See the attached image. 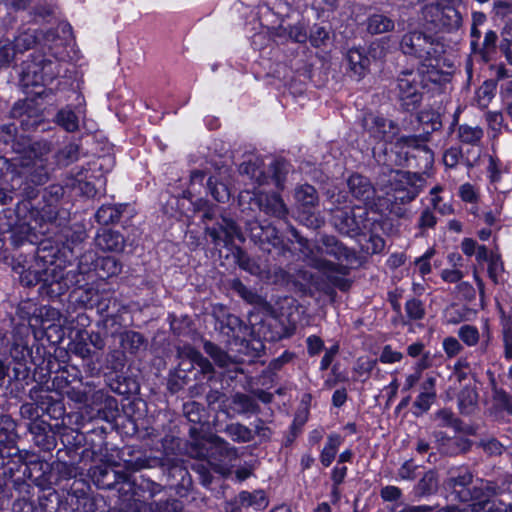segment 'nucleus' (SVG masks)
<instances>
[{"instance_id": "obj_11", "label": "nucleus", "mask_w": 512, "mask_h": 512, "mask_svg": "<svg viewBox=\"0 0 512 512\" xmlns=\"http://www.w3.org/2000/svg\"><path fill=\"white\" fill-rule=\"evenodd\" d=\"M183 451L191 458L205 460L213 471L221 476H228L231 473L228 464L237 456L236 448L212 431L195 441L183 439Z\"/></svg>"}, {"instance_id": "obj_40", "label": "nucleus", "mask_w": 512, "mask_h": 512, "mask_svg": "<svg viewBox=\"0 0 512 512\" xmlns=\"http://www.w3.org/2000/svg\"><path fill=\"white\" fill-rule=\"evenodd\" d=\"M46 371H41L38 369L36 372L32 369L31 374L34 375L33 382L25 385L24 389L18 390L16 387V383L14 380V376L12 377L14 390L17 393L26 394V387L32 385V387L28 390V396L33 402H25L20 406V414L23 418L29 419L30 422H34L35 420H42L41 410H40V400L35 395H38L39 381H36V374L40 375V378L50 377L52 373L45 374Z\"/></svg>"}, {"instance_id": "obj_47", "label": "nucleus", "mask_w": 512, "mask_h": 512, "mask_svg": "<svg viewBox=\"0 0 512 512\" xmlns=\"http://www.w3.org/2000/svg\"><path fill=\"white\" fill-rule=\"evenodd\" d=\"M347 186L351 195L364 204L374 199L375 188L371 180L359 173H352L347 179Z\"/></svg>"}, {"instance_id": "obj_9", "label": "nucleus", "mask_w": 512, "mask_h": 512, "mask_svg": "<svg viewBox=\"0 0 512 512\" xmlns=\"http://www.w3.org/2000/svg\"><path fill=\"white\" fill-rule=\"evenodd\" d=\"M13 456L11 460H8V465L2 472L5 474L6 486L9 483L16 486L25 479L31 481L38 488L51 484L53 464L39 452L22 449L13 452Z\"/></svg>"}, {"instance_id": "obj_62", "label": "nucleus", "mask_w": 512, "mask_h": 512, "mask_svg": "<svg viewBox=\"0 0 512 512\" xmlns=\"http://www.w3.org/2000/svg\"><path fill=\"white\" fill-rule=\"evenodd\" d=\"M80 145L69 141L60 147L54 154L55 163L58 167H67L79 159Z\"/></svg>"}, {"instance_id": "obj_37", "label": "nucleus", "mask_w": 512, "mask_h": 512, "mask_svg": "<svg viewBox=\"0 0 512 512\" xmlns=\"http://www.w3.org/2000/svg\"><path fill=\"white\" fill-rule=\"evenodd\" d=\"M135 215L136 210L130 203L102 204L95 213V219L103 226L119 222L128 225Z\"/></svg>"}, {"instance_id": "obj_32", "label": "nucleus", "mask_w": 512, "mask_h": 512, "mask_svg": "<svg viewBox=\"0 0 512 512\" xmlns=\"http://www.w3.org/2000/svg\"><path fill=\"white\" fill-rule=\"evenodd\" d=\"M83 431L65 428L60 434L62 447L56 452V458H66L72 461H81L84 452L87 451L86 440Z\"/></svg>"}, {"instance_id": "obj_15", "label": "nucleus", "mask_w": 512, "mask_h": 512, "mask_svg": "<svg viewBox=\"0 0 512 512\" xmlns=\"http://www.w3.org/2000/svg\"><path fill=\"white\" fill-rule=\"evenodd\" d=\"M383 184L391 189L395 203L408 204L420 194L425 180L418 173L393 169L388 165L380 168Z\"/></svg>"}, {"instance_id": "obj_60", "label": "nucleus", "mask_w": 512, "mask_h": 512, "mask_svg": "<svg viewBox=\"0 0 512 512\" xmlns=\"http://www.w3.org/2000/svg\"><path fill=\"white\" fill-rule=\"evenodd\" d=\"M236 263L243 271L251 275L261 277L265 272V267L259 261L251 257L244 249L238 247L235 253Z\"/></svg>"}, {"instance_id": "obj_27", "label": "nucleus", "mask_w": 512, "mask_h": 512, "mask_svg": "<svg viewBox=\"0 0 512 512\" xmlns=\"http://www.w3.org/2000/svg\"><path fill=\"white\" fill-rule=\"evenodd\" d=\"M388 223L382 216L366 219V225L362 226V233L358 238L361 251L367 255H375L383 252L386 242L383 235Z\"/></svg>"}, {"instance_id": "obj_64", "label": "nucleus", "mask_w": 512, "mask_h": 512, "mask_svg": "<svg viewBox=\"0 0 512 512\" xmlns=\"http://www.w3.org/2000/svg\"><path fill=\"white\" fill-rule=\"evenodd\" d=\"M206 190L211 197L219 202L225 203L230 199V191L228 186L220 181L216 176L209 175L206 180Z\"/></svg>"}, {"instance_id": "obj_43", "label": "nucleus", "mask_w": 512, "mask_h": 512, "mask_svg": "<svg viewBox=\"0 0 512 512\" xmlns=\"http://www.w3.org/2000/svg\"><path fill=\"white\" fill-rule=\"evenodd\" d=\"M18 422L9 414L0 415V447L6 450V457L11 460L13 452L21 450L18 447L20 435L18 433Z\"/></svg>"}, {"instance_id": "obj_55", "label": "nucleus", "mask_w": 512, "mask_h": 512, "mask_svg": "<svg viewBox=\"0 0 512 512\" xmlns=\"http://www.w3.org/2000/svg\"><path fill=\"white\" fill-rule=\"evenodd\" d=\"M435 418L438 421L439 427L452 428L456 433H465L467 435H474L473 427H464V422L461 418L457 417L455 413L449 408L439 409L435 413Z\"/></svg>"}, {"instance_id": "obj_49", "label": "nucleus", "mask_w": 512, "mask_h": 512, "mask_svg": "<svg viewBox=\"0 0 512 512\" xmlns=\"http://www.w3.org/2000/svg\"><path fill=\"white\" fill-rule=\"evenodd\" d=\"M34 397L40 400L41 415L48 416L50 419L59 420L65 415L66 409L61 398L53 397L48 390H44L39 382L38 395Z\"/></svg>"}, {"instance_id": "obj_56", "label": "nucleus", "mask_w": 512, "mask_h": 512, "mask_svg": "<svg viewBox=\"0 0 512 512\" xmlns=\"http://www.w3.org/2000/svg\"><path fill=\"white\" fill-rule=\"evenodd\" d=\"M344 437L337 432H331L326 437V442L319 453V461L324 468H328L336 459Z\"/></svg>"}, {"instance_id": "obj_22", "label": "nucleus", "mask_w": 512, "mask_h": 512, "mask_svg": "<svg viewBox=\"0 0 512 512\" xmlns=\"http://www.w3.org/2000/svg\"><path fill=\"white\" fill-rule=\"evenodd\" d=\"M52 96H29L24 100H18L14 103L10 110V116L14 119H18L21 128L26 130H35L43 120V103H39V100H46L47 104H50Z\"/></svg>"}, {"instance_id": "obj_21", "label": "nucleus", "mask_w": 512, "mask_h": 512, "mask_svg": "<svg viewBox=\"0 0 512 512\" xmlns=\"http://www.w3.org/2000/svg\"><path fill=\"white\" fill-rule=\"evenodd\" d=\"M41 141H34L30 136L18 133L17 126L14 123L3 124L0 126V147L5 153L12 152L20 157L24 155V158L36 156V153H40L39 143Z\"/></svg>"}, {"instance_id": "obj_31", "label": "nucleus", "mask_w": 512, "mask_h": 512, "mask_svg": "<svg viewBox=\"0 0 512 512\" xmlns=\"http://www.w3.org/2000/svg\"><path fill=\"white\" fill-rule=\"evenodd\" d=\"M182 367L189 368V374L195 384L212 385L216 379V370L210 360L202 355L201 352L193 350L189 359L182 360Z\"/></svg>"}, {"instance_id": "obj_38", "label": "nucleus", "mask_w": 512, "mask_h": 512, "mask_svg": "<svg viewBox=\"0 0 512 512\" xmlns=\"http://www.w3.org/2000/svg\"><path fill=\"white\" fill-rule=\"evenodd\" d=\"M27 430L31 435V441L40 451L50 453L57 446V432L52 425L45 420L29 422Z\"/></svg>"}, {"instance_id": "obj_6", "label": "nucleus", "mask_w": 512, "mask_h": 512, "mask_svg": "<svg viewBox=\"0 0 512 512\" xmlns=\"http://www.w3.org/2000/svg\"><path fill=\"white\" fill-rule=\"evenodd\" d=\"M450 74L431 63L419 64L416 69L402 70L396 78L393 90L399 108L403 112L414 113L421 107L424 94L441 92Z\"/></svg>"}, {"instance_id": "obj_58", "label": "nucleus", "mask_w": 512, "mask_h": 512, "mask_svg": "<svg viewBox=\"0 0 512 512\" xmlns=\"http://www.w3.org/2000/svg\"><path fill=\"white\" fill-rule=\"evenodd\" d=\"M367 33L378 35L391 32L395 28L394 20L384 13L369 14L364 22Z\"/></svg>"}, {"instance_id": "obj_36", "label": "nucleus", "mask_w": 512, "mask_h": 512, "mask_svg": "<svg viewBox=\"0 0 512 512\" xmlns=\"http://www.w3.org/2000/svg\"><path fill=\"white\" fill-rule=\"evenodd\" d=\"M93 301L96 311L100 316L98 326H103L106 333H108V327L114 328V326L121 324L122 305L117 298L108 294H102L96 295V298Z\"/></svg>"}, {"instance_id": "obj_4", "label": "nucleus", "mask_w": 512, "mask_h": 512, "mask_svg": "<svg viewBox=\"0 0 512 512\" xmlns=\"http://www.w3.org/2000/svg\"><path fill=\"white\" fill-rule=\"evenodd\" d=\"M40 153H36L29 159L14 157L8 160L0 157V204L5 205L14 197L22 199L37 198L39 187L49 180V169L46 166L49 146L46 142H40Z\"/></svg>"}, {"instance_id": "obj_42", "label": "nucleus", "mask_w": 512, "mask_h": 512, "mask_svg": "<svg viewBox=\"0 0 512 512\" xmlns=\"http://www.w3.org/2000/svg\"><path fill=\"white\" fill-rule=\"evenodd\" d=\"M403 491L395 485H386L380 489V498L383 502L394 503L387 507V512H434L435 506L431 505H410L398 503L402 498Z\"/></svg>"}, {"instance_id": "obj_35", "label": "nucleus", "mask_w": 512, "mask_h": 512, "mask_svg": "<svg viewBox=\"0 0 512 512\" xmlns=\"http://www.w3.org/2000/svg\"><path fill=\"white\" fill-rule=\"evenodd\" d=\"M500 41L496 31L488 30L481 44L477 41L470 42L471 56L478 64L496 62L500 55H503L499 49Z\"/></svg>"}, {"instance_id": "obj_25", "label": "nucleus", "mask_w": 512, "mask_h": 512, "mask_svg": "<svg viewBox=\"0 0 512 512\" xmlns=\"http://www.w3.org/2000/svg\"><path fill=\"white\" fill-rule=\"evenodd\" d=\"M183 413L187 420L189 441H195L201 436L208 435L212 431V424L218 421L215 419V415L211 419V415L204 405L196 401L185 403Z\"/></svg>"}, {"instance_id": "obj_20", "label": "nucleus", "mask_w": 512, "mask_h": 512, "mask_svg": "<svg viewBox=\"0 0 512 512\" xmlns=\"http://www.w3.org/2000/svg\"><path fill=\"white\" fill-rule=\"evenodd\" d=\"M215 410V419H233L239 415L255 414L259 411V405L254 397L237 392L234 395L227 396L221 393L217 399Z\"/></svg>"}, {"instance_id": "obj_57", "label": "nucleus", "mask_w": 512, "mask_h": 512, "mask_svg": "<svg viewBox=\"0 0 512 512\" xmlns=\"http://www.w3.org/2000/svg\"><path fill=\"white\" fill-rule=\"evenodd\" d=\"M294 198L303 212L310 213L319 205V195L316 188L308 183L299 185L295 189Z\"/></svg>"}, {"instance_id": "obj_26", "label": "nucleus", "mask_w": 512, "mask_h": 512, "mask_svg": "<svg viewBox=\"0 0 512 512\" xmlns=\"http://www.w3.org/2000/svg\"><path fill=\"white\" fill-rule=\"evenodd\" d=\"M473 473L467 467H458L449 470L442 483L444 496L451 502L463 503L470 496V487L473 484Z\"/></svg>"}, {"instance_id": "obj_53", "label": "nucleus", "mask_w": 512, "mask_h": 512, "mask_svg": "<svg viewBox=\"0 0 512 512\" xmlns=\"http://www.w3.org/2000/svg\"><path fill=\"white\" fill-rule=\"evenodd\" d=\"M231 506L243 510V508L252 507L255 510H263L268 504L269 500L263 490L241 491L233 500L229 501Z\"/></svg>"}, {"instance_id": "obj_30", "label": "nucleus", "mask_w": 512, "mask_h": 512, "mask_svg": "<svg viewBox=\"0 0 512 512\" xmlns=\"http://www.w3.org/2000/svg\"><path fill=\"white\" fill-rule=\"evenodd\" d=\"M250 209L257 207L270 217L285 220L288 216V208L282 196L277 192H257L249 196Z\"/></svg>"}, {"instance_id": "obj_51", "label": "nucleus", "mask_w": 512, "mask_h": 512, "mask_svg": "<svg viewBox=\"0 0 512 512\" xmlns=\"http://www.w3.org/2000/svg\"><path fill=\"white\" fill-rule=\"evenodd\" d=\"M38 506L40 512L64 511V492L57 491L52 484L39 487Z\"/></svg>"}, {"instance_id": "obj_59", "label": "nucleus", "mask_w": 512, "mask_h": 512, "mask_svg": "<svg viewBox=\"0 0 512 512\" xmlns=\"http://www.w3.org/2000/svg\"><path fill=\"white\" fill-rule=\"evenodd\" d=\"M87 329H76L70 333V341L68 343V349L75 354L83 358H91V349L89 346Z\"/></svg>"}, {"instance_id": "obj_41", "label": "nucleus", "mask_w": 512, "mask_h": 512, "mask_svg": "<svg viewBox=\"0 0 512 512\" xmlns=\"http://www.w3.org/2000/svg\"><path fill=\"white\" fill-rule=\"evenodd\" d=\"M469 490L470 497H466L463 503H470L471 512H486L490 506L496 507L494 502H492L496 491L488 482L483 480L476 481V483L473 482Z\"/></svg>"}, {"instance_id": "obj_50", "label": "nucleus", "mask_w": 512, "mask_h": 512, "mask_svg": "<svg viewBox=\"0 0 512 512\" xmlns=\"http://www.w3.org/2000/svg\"><path fill=\"white\" fill-rule=\"evenodd\" d=\"M95 244L102 251L121 253L125 248L126 238L117 230L101 228L96 234Z\"/></svg>"}, {"instance_id": "obj_63", "label": "nucleus", "mask_w": 512, "mask_h": 512, "mask_svg": "<svg viewBox=\"0 0 512 512\" xmlns=\"http://www.w3.org/2000/svg\"><path fill=\"white\" fill-rule=\"evenodd\" d=\"M290 163L284 157L274 159L270 166L269 171L271 178L276 188L283 189L289 173Z\"/></svg>"}, {"instance_id": "obj_16", "label": "nucleus", "mask_w": 512, "mask_h": 512, "mask_svg": "<svg viewBox=\"0 0 512 512\" xmlns=\"http://www.w3.org/2000/svg\"><path fill=\"white\" fill-rule=\"evenodd\" d=\"M64 492V511L69 512H116L111 508L103 496L93 495L90 485L83 479H74Z\"/></svg>"}, {"instance_id": "obj_10", "label": "nucleus", "mask_w": 512, "mask_h": 512, "mask_svg": "<svg viewBox=\"0 0 512 512\" xmlns=\"http://www.w3.org/2000/svg\"><path fill=\"white\" fill-rule=\"evenodd\" d=\"M46 231H37L28 219L18 217L16 207L5 208L0 213V251L5 247L12 250L29 246L34 257L38 260V249L48 237H44Z\"/></svg>"}, {"instance_id": "obj_8", "label": "nucleus", "mask_w": 512, "mask_h": 512, "mask_svg": "<svg viewBox=\"0 0 512 512\" xmlns=\"http://www.w3.org/2000/svg\"><path fill=\"white\" fill-rule=\"evenodd\" d=\"M64 240L57 241L52 238L40 243L38 257L45 263L54 264L55 267L65 269L69 265L77 263L78 269H83L89 256L85 253V240L87 232L81 225L70 227L64 232Z\"/></svg>"}, {"instance_id": "obj_46", "label": "nucleus", "mask_w": 512, "mask_h": 512, "mask_svg": "<svg viewBox=\"0 0 512 512\" xmlns=\"http://www.w3.org/2000/svg\"><path fill=\"white\" fill-rule=\"evenodd\" d=\"M107 385L110 390L125 399L135 398L140 393V382L137 375L124 371L114 377H109Z\"/></svg>"}, {"instance_id": "obj_2", "label": "nucleus", "mask_w": 512, "mask_h": 512, "mask_svg": "<svg viewBox=\"0 0 512 512\" xmlns=\"http://www.w3.org/2000/svg\"><path fill=\"white\" fill-rule=\"evenodd\" d=\"M139 437L161 445L160 456L153 455L151 449L139 445H125L120 452L124 472H138L144 469H158L161 480L179 497H187L193 490L192 476L179 458L182 453L183 438L178 421L167 413H159L151 420Z\"/></svg>"}, {"instance_id": "obj_29", "label": "nucleus", "mask_w": 512, "mask_h": 512, "mask_svg": "<svg viewBox=\"0 0 512 512\" xmlns=\"http://www.w3.org/2000/svg\"><path fill=\"white\" fill-rule=\"evenodd\" d=\"M362 127L375 144L392 143L399 131L398 125L393 120L374 112L364 115Z\"/></svg>"}, {"instance_id": "obj_54", "label": "nucleus", "mask_w": 512, "mask_h": 512, "mask_svg": "<svg viewBox=\"0 0 512 512\" xmlns=\"http://www.w3.org/2000/svg\"><path fill=\"white\" fill-rule=\"evenodd\" d=\"M348 70L352 72L358 79H362L369 71L370 58L367 51L362 47L350 48L345 56Z\"/></svg>"}, {"instance_id": "obj_18", "label": "nucleus", "mask_w": 512, "mask_h": 512, "mask_svg": "<svg viewBox=\"0 0 512 512\" xmlns=\"http://www.w3.org/2000/svg\"><path fill=\"white\" fill-rule=\"evenodd\" d=\"M16 213L22 219H28L32 225L44 231L43 227L46 224H55L60 226L62 218L59 217V207L56 203H49L47 200L41 198H28L20 199L16 204Z\"/></svg>"}, {"instance_id": "obj_7", "label": "nucleus", "mask_w": 512, "mask_h": 512, "mask_svg": "<svg viewBox=\"0 0 512 512\" xmlns=\"http://www.w3.org/2000/svg\"><path fill=\"white\" fill-rule=\"evenodd\" d=\"M161 478V474L159 473ZM165 482V480H161ZM165 483H159L144 473L139 476L127 474L126 480L122 482L121 496L116 501V512H177L180 509L179 501L166 499L165 501H153V498L160 494Z\"/></svg>"}, {"instance_id": "obj_3", "label": "nucleus", "mask_w": 512, "mask_h": 512, "mask_svg": "<svg viewBox=\"0 0 512 512\" xmlns=\"http://www.w3.org/2000/svg\"><path fill=\"white\" fill-rule=\"evenodd\" d=\"M215 330L225 337V342L238 354L249 357V361L261 357L265 342L275 343L291 337L294 325L276 315H266L255 324H246L239 316L220 306L213 311Z\"/></svg>"}, {"instance_id": "obj_48", "label": "nucleus", "mask_w": 512, "mask_h": 512, "mask_svg": "<svg viewBox=\"0 0 512 512\" xmlns=\"http://www.w3.org/2000/svg\"><path fill=\"white\" fill-rule=\"evenodd\" d=\"M439 489L438 472L435 469L426 471L413 486L410 495L412 501H421L435 495Z\"/></svg>"}, {"instance_id": "obj_5", "label": "nucleus", "mask_w": 512, "mask_h": 512, "mask_svg": "<svg viewBox=\"0 0 512 512\" xmlns=\"http://www.w3.org/2000/svg\"><path fill=\"white\" fill-rule=\"evenodd\" d=\"M417 121L423 126L424 135L400 136L391 148L390 159L396 166L413 169V173L422 176L434 163V153L426 142L442 128V121L441 115L433 110L418 112Z\"/></svg>"}, {"instance_id": "obj_44", "label": "nucleus", "mask_w": 512, "mask_h": 512, "mask_svg": "<svg viewBox=\"0 0 512 512\" xmlns=\"http://www.w3.org/2000/svg\"><path fill=\"white\" fill-rule=\"evenodd\" d=\"M209 235L215 243L223 242L229 245L235 239L243 241L241 230L237 223L230 217L221 216L212 227L208 228Z\"/></svg>"}, {"instance_id": "obj_34", "label": "nucleus", "mask_w": 512, "mask_h": 512, "mask_svg": "<svg viewBox=\"0 0 512 512\" xmlns=\"http://www.w3.org/2000/svg\"><path fill=\"white\" fill-rule=\"evenodd\" d=\"M370 218L369 213L364 210L361 214H356L355 209H341L333 215V223L341 234L356 238L362 233L366 219Z\"/></svg>"}, {"instance_id": "obj_1", "label": "nucleus", "mask_w": 512, "mask_h": 512, "mask_svg": "<svg viewBox=\"0 0 512 512\" xmlns=\"http://www.w3.org/2000/svg\"><path fill=\"white\" fill-rule=\"evenodd\" d=\"M58 312L47 305H39L31 299L22 300L16 308L18 322L11 330L0 328V354L8 355L14 364V380L18 390L33 382L31 374L38 369L49 373H61V378L69 385L68 370L56 362L51 349L56 351V344L61 335L54 340L51 331L63 333L60 326L54 324Z\"/></svg>"}, {"instance_id": "obj_45", "label": "nucleus", "mask_w": 512, "mask_h": 512, "mask_svg": "<svg viewBox=\"0 0 512 512\" xmlns=\"http://www.w3.org/2000/svg\"><path fill=\"white\" fill-rule=\"evenodd\" d=\"M115 331L114 337H117L119 341L118 349L123 350L126 356L127 354L136 356L146 349L147 339L142 333L126 329L121 324L115 328Z\"/></svg>"}, {"instance_id": "obj_39", "label": "nucleus", "mask_w": 512, "mask_h": 512, "mask_svg": "<svg viewBox=\"0 0 512 512\" xmlns=\"http://www.w3.org/2000/svg\"><path fill=\"white\" fill-rule=\"evenodd\" d=\"M80 461H72L66 458H57L53 464V468L51 469L52 474V485H56L62 491V487L71 484L74 479H82V469L79 466Z\"/></svg>"}, {"instance_id": "obj_17", "label": "nucleus", "mask_w": 512, "mask_h": 512, "mask_svg": "<svg viewBox=\"0 0 512 512\" xmlns=\"http://www.w3.org/2000/svg\"><path fill=\"white\" fill-rule=\"evenodd\" d=\"M246 231L250 240L263 252L272 255L273 259L290 252V240L284 236L271 222H261L258 219L246 222Z\"/></svg>"}, {"instance_id": "obj_19", "label": "nucleus", "mask_w": 512, "mask_h": 512, "mask_svg": "<svg viewBox=\"0 0 512 512\" xmlns=\"http://www.w3.org/2000/svg\"><path fill=\"white\" fill-rule=\"evenodd\" d=\"M424 18L430 25V28L434 29L436 33H452L459 30L462 26L460 12L449 2H438L426 6Z\"/></svg>"}, {"instance_id": "obj_14", "label": "nucleus", "mask_w": 512, "mask_h": 512, "mask_svg": "<svg viewBox=\"0 0 512 512\" xmlns=\"http://www.w3.org/2000/svg\"><path fill=\"white\" fill-rule=\"evenodd\" d=\"M317 251L320 255L333 258L319 260V267L324 271L348 275L350 268L358 263V257L354 249L347 247L336 236L323 235L317 242Z\"/></svg>"}, {"instance_id": "obj_61", "label": "nucleus", "mask_w": 512, "mask_h": 512, "mask_svg": "<svg viewBox=\"0 0 512 512\" xmlns=\"http://www.w3.org/2000/svg\"><path fill=\"white\" fill-rule=\"evenodd\" d=\"M189 368L182 367V361L178 367L169 374L167 380V389L171 394H177L184 389L186 385L192 382Z\"/></svg>"}, {"instance_id": "obj_52", "label": "nucleus", "mask_w": 512, "mask_h": 512, "mask_svg": "<svg viewBox=\"0 0 512 512\" xmlns=\"http://www.w3.org/2000/svg\"><path fill=\"white\" fill-rule=\"evenodd\" d=\"M108 430H111L108 426L97 425V422L87 431H83L87 451L92 454H103L108 450L107 434Z\"/></svg>"}, {"instance_id": "obj_12", "label": "nucleus", "mask_w": 512, "mask_h": 512, "mask_svg": "<svg viewBox=\"0 0 512 512\" xmlns=\"http://www.w3.org/2000/svg\"><path fill=\"white\" fill-rule=\"evenodd\" d=\"M59 72L57 61L47 58L43 52H32L22 62L20 84L23 92L36 97L54 96L53 90L47 88V85L57 78Z\"/></svg>"}, {"instance_id": "obj_23", "label": "nucleus", "mask_w": 512, "mask_h": 512, "mask_svg": "<svg viewBox=\"0 0 512 512\" xmlns=\"http://www.w3.org/2000/svg\"><path fill=\"white\" fill-rule=\"evenodd\" d=\"M33 262L25 267L20 262H13V271L19 274V280L24 287H34L42 283L41 287H45L48 282V278L56 277L57 273L64 270L63 268L55 267L54 264L45 263L44 261L38 260L33 256Z\"/></svg>"}, {"instance_id": "obj_13", "label": "nucleus", "mask_w": 512, "mask_h": 512, "mask_svg": "<svg viewBox=\"0 0 512 512\" xmlns=\"http://www.w3.org/2000/svg\"><path fill=\"white\" fill-rule=\"evenodd\" d=\"M400 49L405 55L420 60V64L431 63L433 67L445 65L444 54L446 47L439 37L421 30L405 33L400 41Z\"/></svg>"}, {"instance_id": "obj_33", "label": "nucleus", "mask_w": 512, "mask_h": 512, "mask_svg": "<svg viewBox=\"0 0 512 512\" xmlns=\"http://www.w3.org/2000/svg\"><path fill=\"white\" fill-rule=\"evenodd\" d=\"M127 365V356L123 350L112 349L102 361L97 358L96 362L88 363V370L91 376L103 375L108 380L125 371Z\"/></svg>"}, {"instance_id": "obj_28", "label": "nucleus", "mask_w": 512, "mask_h": 512, "mask_svg": "<svg viewBox=\"0 0 512 512\" xmlns=\"http://www.w3.org/2000/svg\"><path fill=\"white\" fill-rule=\"evenodd\" d=\"M91 258L83 264V269H78L80 274L88 275V278L95 277L98 280L108 282L117 278L122 272V262L114 256H100L95 253H89Z\"/></svg>"}, {"instance_id": "obj_24", "label": "nucleus", "mask_w": 512, "mask_h": 512, "mask_svg": "<svg viewBox=\"0 0 512 512\" xmlns=\"http://www.w3.org/2000/svg\"><path fill=\"white\" fill-rule=\"evenodd\" d=\"M117 467L114 462L102 461L88 469V476L97 489L116 490L118 496H121L120 488L128 473L118 470Z\"/></svg>"}]
</instances>
